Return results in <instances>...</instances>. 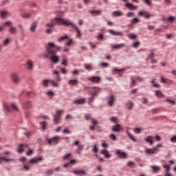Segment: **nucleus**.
<instances>
[{"mask_svg":"<svg viewBox=\"0 0 176 176\" xmlns=\"http://www.w3.org/2000/svg\"><path fill=\"white\" fill-rule=\"evenodd\" d=\"M100 80L101 78H100V77L98 76H93V77H89L88 78V80H91L92 83H100Z\"/></svg>","mask_w":176,"mask_h":176,"instance_id":"nucleus-15","label":"nucleus"},{"mask_svg":"<svg viewBox=\"0 0 176 176\" xmlns=\"http://www.w3.org/2000/svg\"><path fill=\"white\" fill-rule=\"evenodd\" d=\"M3 160H4V162H13L12 159H8V158H6V157H0V164L1 162H3Z\"/></svg>","mask_w":176,"mask_h":176,"instance_id":"nucleus-35","label":"nucleus"},{"mask_svg":"<svg viewBox=\"0 0 176 176\" xmlns=\"http://www.w3.org/2000/svg\"><path fill=\"white\" fill-rule=\"evenodd\" d=\"M11 80L13 83H19L20 82V77H19V74L16 73L11 74Z\"/></svg>","mask_w":176,"mask_h":176,"instance_id":"nucleus-7","label":"nucleus"},{"mask_svg":"<svg viewBox=\"0 0 176 176\" xmlns=\"http://www.w3.org/2000/svg\"><path fill=\"white\" fill-rule=\"evenodd\" d=\"M58 47L56 46L54 43H48L47 50L44 53V56L46 57V58H50L54 64H57V63H58V56L56 55V53L58 52Z\"/></svg>","mask_w":176,"mask_h":176,"instance_id":"nucleus-2","label":"nucleus"},{"mask_svg":"<svg viewBox=\"0 0 176 176\" xmlns=\"http://www.w3.org/2000/svg\"><path fill=\"white\" fill-rule=\"evenodd\" d=\"M101 154L104 155V156L107 159H109V157H111V154H109V152H108V151L107 150H102Z\"/></svg>","mask_w":176,"mask_h":176,"instance_id":"nucleus-27","label":"nucleus"},{"mask_svg":"<svg viewBox=\"0 0 176 176\" xmlns=\"http://www.w3.org/2000/svg\"><path fill=\"white\" fill-rule=\"evenodd\" d=\"M145 152L148 155H153L154 153H157V152H159V149H157V148H146Z\"/></svg>","mask_w":176,"mask_h":176,"instance_id":"nucleus-11","label":"nucleus"},{"mask_svg":"<svg viewBox=\"0 0 176 176\" xmlns=\"http://www.w3.org/2000/svg\"><path fill=\"white\" fill-rule=\"evenodd\" d=\"M27 96L28 97H34V96H35V93H34V91L27 92Z\"/></svg>","mask_w":176,"mask_h":176,"instance_id":"nucleus-57","label":"nucleus"},{"mask_svg":"<svg viewBox=\"0 0 176 176\" xmlns=\"http://www.w3.org/2000/svg\"><path fill=\"white\" fill-rule=\"evenodd\" d=\"M133 105L134 104L133 103V102H129L126 104V108H128V109H131Z\"/></svg>","mask_w":176,"mask_h":176,"instance_id":"nucleus-50","label":"nucleus"},{"mask_svg":"<svg viewBox=\"0 0 176 176\" xmlns=\"http://www.w3.org/2000/svg\"><path fill=\"white\" fill-rule=\"evenodd\" d=\"M74 145L78 146L77 151H83V145L79 144V141H76L74 142Z\"/></svg>","mask_w":176,"mask_h":176,"instance_id":"nucleus-28","label":"nucleus"},{"mask_svg":"<svg viewBox=\"0 0 176 176\" xmlns=\"http://www.w3.org/2000/svg\"><path fill=\"white\" fill-rule=\"evenodd\" d=\"M69 85H71L72 86H75L79 83L78 80L74 79V80H70L68 81Z\"/></svg>","mask_w":176,"mask_h":176,"instance_id":"nucleus-32","label":"nucleus"},{"mask_svg":"<svg viewBox=\"0 0 176 176\" xmlns=\"http://www.w3.org/2000/svg\"><path fill=\"white\" fill-rule=\"evenodd\" d=\"M27 144H20L19 146L18 152L19 153H22V152L27 148Z\"/></svg>","mask_w":176,"mask_h":176,"instance_id":"nucleus-26","label":"nucleus"},{"mask_svg":"<svg viewBox=\"0 0 176 176\" xmlns=\"http://www.w3.org/2000/svg\"><path fill=\"white\" fill-rule=\"evenodd\" d=\"M9 43H10V39L7 38L3 41V46H9Z\"/></svg>","mask_w":176,"mask_h":176,"instance_id":"nucleus-43","label":"nucleus"},{"mask_svg":"<svg viewBox=\"0 0 176 176\" xmlns=\"http://www.w3.org/2000/svg\"><path fill=\"white\" fill-rule=\"evenodd\" d=\"M91 14H94V16H100L101 14L100 10H93L91 12Z\"/></svg>","mask_w":176,"mask_h":176,"instance_id":"nucleus-38","label":"nucleus"},{"mask_svg":"<svg viewBox=\"0 0 176 176\" xmlns=\"http://www.w3.org/2000/svg\"><path fill=\"white\" fill-rule=\"evenodd\" d=\"M167 78H164L163 76L161 77V83H166Z\"/></svg>","mask_w":176,"mask_h":176,"instance_id":"nucleus-61","label":"nucleus"},{"mask_svg":"<svg viewBox=\"0 0 176 176\" xmlns=\"http://www.w3.org/2000/svg\"><path fill=\"white\" fill-rule=\"evenodd\" d=\"M171 142H176V136H173L170 138Z\"/></svg>","mask_w":176,"mask_h":176,"instance_id":"nucleus-64","label":"nucleus"},{"mask_svg":"<svg viewBox=\"0 0 176 176\" xmlns=\"http://www.w3.org/2000/svg\"><path fill=\"white\" fill-rule=\"evenodd\" d=\"M97 38L100 41H102L104 39V35L101 33H98V35L97 36Z\"/></svg>","mask_w":176,"mask_h":176,"instance_id":"nucleus-56","label":"nucleus"},{"mask_svg":"<svg viewBox=\"0 0 176 176\" xmlns=\"http://www.w3.org/2000/svg\"><path fill=\"white\" fill-rule=\"evenodd\" d=\"M122 47H124V43H121L119 45H116L112 46V49H113L114 50H120V49H122Z\"/></svg>","mask_w":176,"mask_h":176,"instance_id":"nucleus-23","label":"nucleus"},{"mask_svg":"<svg viewBox=\"0 0 176 176\" xmlns=\"http://www.w3.org/2000/svg\"><path fill=\"white\" fill-rule=\"evenodd\" d=\"M22 107L25 109H29V108H31V107H32V102L30 100L26 101L22 104Z\"/></svg>","mask_w":176,"mask_h":176,"instance_id":"nucleus-21","label":"nucleus"},{"mask_svg":"<svg viewBox=\"0 0 176 176\" xmlns=\"http://www.w3.org/2000/svg\"><path fill=\"white\" fill-rule=\"evenodd\" d=\"M41 160H42V157H36L30 160V163H31L32 164H35V163H39Z\"/></svg>","mask_w":176,"mask_h":176,"instance_id":"nucleus-24","label":"nucleus"},{"mask_svg":"<svg viewBox=\"0 0 176 176\" xmlns=\"http://www.w3.org/2000/svg\"><path fill=\"white\" fill-rule=\"evenodd\" d=\"M126 8H128L129 10H137L138 9V6H134L130 3H127L125 5Z\"/></svg>","mask_w":176,"mask_h":176,"instance_id":"nucleus-17","label":"nucleus"},{"mask_svg":"<svg viewBox=\"0 0 176 176\" xmlns=\"http://www.w3.org/2000/svg\"><path fill=\"white\" fill-rule=\"evenodd\" d=\"M153 136H148L147 138H146V142H148L150 144V145H153Z\"/></svg>","mask_w":176,"mask_h":176,"instance_id":"nucleus-30","label":"nucleus"},{"mask_svg":"<svg viewBox=\"0 0 176 176\" xmlns=\"http://www.w3.org/2000/svg\"><path fill=\"white\" fill-rule=\"evenodd\" d=\"M75 162H76L75 160H70V162L65 164L64 165L65 168H68V167H69V164H74V163H75Z\"/></svg>","mask_w":176,"mask_h":176,"instance_id":"nucleus-39","label":"nucleus"},{"mask_svg":"<svg viewBox=\"0 0 176 176\" xmlns=\"http://www.w3.org/2000/svg\"><path fill=\"white\" fill-rule=\"evenodd\" d=\"M135 80H137L134 79V78H131V86H135Z\"/></svg>","mask_w":176,"mask_h":176,"instance_id":"nucleus-55","label":"nucleus"},{"mask_svg":"<svg viewBox=\"0 0 176 176\" xmlns=\"http://www.w3.org/2000/svg\"><path fill=\"white\" fill-rule=\"evenodd\" d=\"M62 65H65V67L68 66V59L63 58L62 61Z\"/></svg>","mask_w":176,"mask_h":176,"instance_id":"nucleus-44","label":"nucleus"},{"mask_svg":"<svg viewBox=\"0 0 176 176\" xmlns=\"http://www.w3.org/2000/svg\"><path fill=\"white\" fill-rule=\"evenodd\" d=\"M126 134L128 135L129 138L131 140V141H133V142H135V141H137V139H135V138H134V136H133L131 133L129 132V131H126Z\"/></svg>","mask_w":176,"mask_h":176,"instance_id":"nucleus-31","label":"nucleus"},{"mask_svg":"<svg viewBox=\"0 0 176 176\" xmlns=\"http://www.w3.org/2000/svg\"><path fill=\"white\" fill-rule=\"evenodd\" d=\"M120 159H126L127 157V154L122 151L120 150H117L116 151Z\"/></svg>","mask_w":176,"mask_h":176,"instance_id":"nucleus-9","label":"nucleus"},{"mask_svg":"<svg viewBox=\"0 0 176 176\" xmlns=\"http://www.w3.org/2000/svg\"><path fill=\"white\" fill-rule=\"evenodd\" d=\"M85 120H91L93 126H89V129L91 131H94L96 130V127H97V120L91 118V116H90V114H87L85 116Z\"/></svg>","mask_w":176,"mask_h":176,"instance_id":"nucleus-4","label":"nucleus"},{"mask_svg":"<svg viewBox=\"0 0 176 176\" xmlns=\"http://www.w3.org/2000/svg\"><path fill=\"white\" fill-rule=\"evenodd\" d=\"M108 105L109 107H112L113 105V102H115V96L113 95H111L110 97L107 98Z\"/></svg>","mask_w":176,"mask_h":176,"instance_id":"nucleus-20","label":"nucleus"},{"mask_svg":"<svg viewBox=\"0 0 176 176\" xmlns=\"http://www.w3.org/2000/svg\"><path fill=\"white\" fill-rule=\"evenodd\" d=\"M64 113L63 111H57L56 114L54 116V122L55 123H58L60 118H61V115Z\"/></svg>","mask_w":176,"mask_h":176,"instance_id":"nucleus-6","label":"nucleus"},{"mask_svg":"<svg viewBox=\"0 0 176 176\" xmlns=\"http://www.w3.org/2000/svg\"><path fill=\"white\" fill-rule=\"evenodd\" d=\"M65 39H67L68 42L66 43L67 46H71L72 45V40L71 38H68V36H64L59 38V41H65Z\"/></svg>","mask_w":176,"mask_h":176,"instance_id":"nucleus-16","label":"nucleus"},{"mask_svg":"<svg viewBox=\"0 0 176 176\" xmlns=\"http://www.w3.org/2000/svg\"><path fill=\"white\" fill-rule=\"evenodd\" d=\"M128 38H129V39H135V38H137V35L134 34H128Z\"/></svg>","mask_w":176,"mask_h":176,"instance_id":"nucleus-53","label":"nucleus"},{"mask_svg":"<svg viewBox=\"0 0 176 176\" xmlns=\"http://www.w3.org/2000/svg\"><path fill=\"white\" fill-rule=\"evenodd\" d=\"M138 14L140 16H143L145 19H150V17H152V14H150L148 11H139Z\"/></svg>","mask_w":176,"mask_h":176,"instance_id":"nucleus-8","label":"nucleus"},{"mask_svg":"<svg viewBox=\"0 0 176 176\" xmlns=\"http://www.w3.org/2000/svg\"><path fill=\"white\" fill-rule=\"evenodd\" d=\"M49 84H50V80H44L43 81V85L44 87H47L49 86Z\"/></svg>","mask_w":176,"mask_h":176,"instance_id":"nucleus-41","label":"nucleus"},{"mask_svg":"<svg viewBox=\"0 0 176 176\" xmlns=\"http://www.w3.org/2000/svg\"><path fill=\"white\" fill-rule=\"evenodd\" d=\"M143 1L148 5V6H152V1L150 0H143Z\"/></svg>","mask_w":176,"mask_h":176,"instance_id":"nucleus-54","label":"nucleus"},{"mask_svg":"<svg viewBox=\"0 0 176 176\" xmlns=\"http://www.w3.org/2000/svg\"><path fill=\"white\" fill-rule=\"evenodd\" d=\"M60 140H61V137L54 136L50 139H47V141L49 145H57V144L60 142Z\"/></svg>","mask_w":176,"mask_h":176,"instance_id":"nucleus-5","label":"nucleus"},{"mask_svg":"<svg viewBox=\"0 0 176 176\" xmlns=\"http://www.w3.org/2000/svg\"><path fill=\"white\" fill-rule=\"evenodd\" d=\"M176 20L175 16H169L168 18L166 19V21H168V23H174V21Z\"/></svg>","mask_w":176,"mask_h":176,"instance_id":"nucleus-33","label":"nucleus"},{"mask_svg":"<svg viewBox=\"0 0 176 176\" xmlns=\"http://www.w3.org/2000/svg\"><path fill=\"white\" fill-rule=\"evenodd\" d=\"M50 84L52 85V87H58V84L54 82V80H50Z\"/></svg>","mask_w":176,"mask_h":176,"instance_id":"nucleus-45","label":"nucleus"},{"mask_svg":"<svg viewBox=\"0 0 176 176\" xmlns=\"http://www.w3.org/2000/svg\"><path fill=\"white\" fill-rule=\"evenodd\" d=\"M113 131L119 132L122 130V126L120 124H117L116 126L112 128Z\"/></svg>","mask_w":176,"mask_h":176,"instance_id":"nucleus-25","label":"nucleus"},{"mask_svg":"<svg viewBox=\"0 0 176 176\" xmlns=\"http://www.w3.org/2000/svg\"><path fill=\"white\" fill-rule=\"evenodd\" d=\"M128 166H129V167H135V164L134 162H129L128 163Z\"/></svg>","mask_w":176,"mask_h":176,"instance_id":"nucleus-62","label":"nucleus"},{"mask_svg":"<svg viewBox=\"0 0 176 176\" xmlns=\"http://www.w3.org/2000/svg\"><path fill=\"white\" fill-rule=\"evenodd\" d=\"M70 159H71V153L65 154V155L63 156V160H69Z\"/></svg>","mask_w":176,"mask_h":176,"instance_id":"nucleus-47","label":"nucleus"},{"mask_svg":"<svg viewBox=\"0 0 176 176\" xmlns=\"http://www.w3.org/2000/svg\"><path fill=\"white\" fill-rule=\"evenodd\" d=\"M36 27H38V22L34 21L30 25V31L31 32H35V31H36Z\"/></svg>","mask_w":176,"mask_h":176,"instance_id":"nucleus-14","label":"nucleus"},{"mask_svg":"<svg viewBox=\"0 0 176 176\" xmlns=\"http://www.w3.org/2000/svg\"><path fill=\"white\" fill-rule=\"evenodd\" d=\"M85 98H81V99L74 100V102L76 105H79L80 104H85Z\"/></svg>","mask_w":176,"mask_h":176,"instance_id":"nucleus-29","label":"nucleus"},{"mask_svg":"<svg viewBox=\"0 0 176 176\" xmlns=\"http://www.w3.org/2000/svg\"><path fill=\"white\" fill-rule=\"evenodd\" d=\"M63 14H64L63 12L59 11L58 12L57 16L58 17L55 18L52 21L47 23L45 27H47L48 29L45 30L46 34H52L53 30V25L56 24H63V25H67V27H72V28H74L76 32V38L80 39L82 38V34L80 33V30L78 29V27L73 23L70 22L69 20H67L65 19L61 18Z\"/></svg>","mask_w":176,"mask_h":176,"instance_id":"nucleus-1","label":"nucleus"},{"mask_svg":"<svg viewBox=\"0 0 176 176\" xmlns=\"http://www.w3.org/2000/svg\"><path fill=\"white\" fill-rule=\"evenodd\" d=\"M4 108L7 112H12V111L17 112L19 111V107L16 103H4Z\"/></svg>","mask_w":176,"mask_h":176,"instance_id":"nucleus-3","label":"nucleus"},{"mask_svg":"<svg viewBox=\"0 0 176 176\" xmlns=\"http://www.w3.org/2000/svg\"><path fill=\"white\" fill-rule=\"evenodd\" d=\"M26 65H27L28 69H29V71H32V69H34V62H32V60H28L26 62Z\"/></svg>","mask_w":176,"mask_h":176,"instance_id":"nucleus-18","label":"nucleus"},{"mask_svg":"<svg viewBox=\"0 0 176 176\" xmlns=\"http://www.w3.org/2000/svg\"><path fill=\"white\" fill-rule=\"evenodd\" d=\"M72 173H73L76 175H80V176H85L87 174L86 171H85L84 170H72Z\"/></svg>","mask_w":176,"mask_h":176,"instance_id":"nucleus-12","label":"nucleus"},{"mask_svg":"<svg viewBox=\"0 0 176 176\" xmlns=\"http://www.w3.org/2000/svg\"><path fill=\"white\" fill-rule=\"evenodd\" d=\"M111 122H113L115 124H118V118H116V117H112L110 118Z\"/></svg>","mask_w":176,"mask_h":176,"instance_id":"nucleus-52","label":"nucleus"},{"mask_svg":"<svg viewBox=\"0 0 176 176\" xmlns=\"http://www.w3.org/2000/svg\"><path fill=\"white\" fill-rule=\"evenodd\" d=\"M164 168L166 169V173H168L170 171V165L168 164H165L163 166Z\"/></svg>","mask_w":176,"mask_h":176,"instance_id":"nucleus-60","label":"nucleus"},{"mask_svg":"<svg viewBox=\"0 0 176 176\" xmlns=\"http://www.w3.org/2000/svg\"><path fill=\"white\" fill-rule=\"evenodd\" d=\"M112 15L114 17H122L123 16V12L122 11H114L112 12Z\"/></svg>","mask_w":176,"mask_h":176,"instance_id":"nucleus-22","label":"nucleus"},{"mask_svg":"<svg viewBox=\"0 0 176 176\" xmlns=\"http://www.w3.org/2000/svg\"><path fill=\"white\" fill-rule=\"evenodd\" d=\"M142 129H140V128H135L133 129V131L135 134H140L141 133Z\"/></svg>","mask_w":176,"mask_h":176,"instance_id":"nucleus-49","label":"nucleus"},{"mask_svg":"<svg viewBox=\"0 0 176 176\" xmlns=\"http://www.w3.org/2000/svg\"><path fill=\"white\" fill-rule=\"evenodd\" d=\"M93 152H94V153H97L98 152V148H97V145L95 144L94 146V148L92 149Z\"/></svg>","mask_w":176,"mask_h":176,"instance_id":"nucleus-59","label":"nucleus"},{"mask_svg":"<svg viewBox=\"0 0 176 176\" xmlns=\"http://www.w3.org/2000/svg\"><path fill=\"white\" fill-rule=\"evenodd\" d=\"M140 19L138 18H134L133 19L131 20V24H137V23H140Z\"/></svg>","mask_w":176,"mask_h":176,"instance_id":"nucleus-48","label":"nucleus"},{"mask_svg":"<svg viewBox=\"0 0 176 176\" xmlns=\"http://www.w3.org/2000/svg\"><path fill=\"white\" fill-rule=\"evenodd\" d=\"M8 32H10V34H12V35H16V34L19 33V31L17 30V28L16 26L10 25Z\"/></svg>","mask_w":176,"mask_h":176,"instance_id":"nucleus-10","label":"nucleus"},{"mask_svg":"<svg viewBox=\"0 0 176 176\" xmlns=\"http://www.w3.org/2000/svg\"><path fill=\"white\" fill-rule=\"evenodd\" d=\"M97 96L98 95L91 94V97L89 98V102H93V101H94V99L96 98V97H97Z\"/></svg>","mask_w":176,"mask_h":176,"instance_id":"nucleus-46","label":"nucleus"},{"mask_svg":"<svg viewBox=\"0 0 176 176\" xmlns=\"http://www.w3.org/2000/svg\"><path fill=\"white\" fill-rule=\"evenodd\" d=\"M151 168H153V171L154 173H156L157 171H159V170H160V168L159 166H151Z\"/></svg>","mask_w":176,"mask_h":176,"instance_id":"nucleus-51","label":"nucleus"},{"mask_svg":"<svg viewBox=\"0 0 176 176\" xmlns=\"http://www.w3.org/2000/svg\"><path fill=\"white\" fill-rule=\"evenodd\" d=\"M8 14H9V12H8V11H1L0 12V16H1V19H5V17H6V16H8Z\"/></svg>","mask_w":176,"mask_h":176,"instance_id":"nucleus-34","label":"nucleus"},{"mask_svg":"<svg viewBox=\"0 0 176 176\" xmlns=\"http://www.w3.org/2000/svg\"><path fill=\"white\" fill-rule=\"evenodd\" d=\"M40 124L42 127L43 131H45V130H46V127H47V123H46V122H42Z\"/></svg>","mask_w":176,"mask_h":176,"instance_id":"nucleus-36","label":"nucleus"},{"mask_svg":"<svg viewBox=\"0 0 176 176\" xmlns=\"http://www.w3.org/2000/svg\"><path fill=\"white\" fill-rule=\"evenodd\" d=\"M22 17L23 19H30L31 18V14L26 12V13H23L22 14Z\"/></svg>","mask_w":176,"mask_h":176,"instance_id":"nucleus-42","label":"nucleus"},{"mask_svg":"<svg viewBox=\"0 0 176 176\" xmlns=\"http://www.w3.org/2000/svg\"><path fill=\"white\" fill-rule=\"evenodd\" d=\"M52 74L56 75L57 81L60 82V74H58V72L57 70H53Z\"/></svg>","mask_w":176,"mask_h":176,"instance_id":"nucleus-37","label":"nucleus"},{"mask_svg":"<svg viewBox=\"0 0 176 176\" xmlns=\"http://www.w3.org/2000/svg\"><path fill=\"white\" fill-rule=\"evenodd\" d=\"M126 16L128 17H133V16H134V12H128V13H126Z\"/></svg>","mask_w":176,"mask_h":176,"instance_id":"nucleus-63","label":"nucleus"},{"mask_svg":"<svg viewBox=\"0 0 176 176\" xmlns=\"http://www.w3.org/2000/svg\"><path fill=\"white\" fill-rule=\"evenodd\" d=\"M91 94H93L94 96H98V93H100V88L98 87H91L90 89Z\"/></svg>","mask_w":176,"mask_h":176,"instance_id":"nucleus-19","label":"nucleus"},{"mask_svg":"<svg viewBox=\"0 0 176 176\" xmlns=\"http://www.w3.org/2000/svg\"><path fill=\"white\" fill-rule=\"evenodd\" d=\"M109 34H111V35H114L115 36H123L124 35L123 34V32H116L112 30H109Z\"/></svg>","mask_w":176,"mask_h":176,"instance_id":"nucleus-13","label":"nucleus"},{"mask_svg":"<svg viewBox=\"0 0 176 176\" xmlns=\"http://www.w3.org/2000/svg\"><path fill=\"white\" fill-rule=\"evenodd\" d=\"M155 96L156 97L162 98L164 95L162 93V91H155Z\"/></svg>","mask_w":176,"mask_h":176,"instance_id":"nucleus-40","label":"nucleus"},{"mask_svg":"<svg viewBox=\"0 0 176 176\" xmlns=\"http://www.w3.org/2000/svg\"><path fill=\"white\" fill-rule=\"evenodd\" d=\"M13 24V23L12 21H7L6 23H3V25H6L7 27H8L9 25H12Z\"/></svg>","mask_w":176,"mask_h":176,"instance_id":"nucleus-58","label":"nucleus"}]
</instances>
